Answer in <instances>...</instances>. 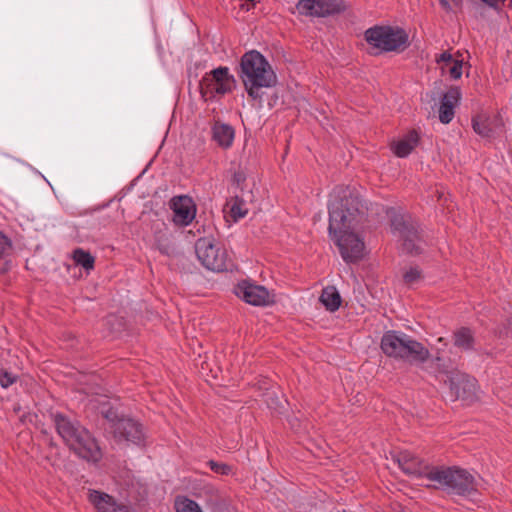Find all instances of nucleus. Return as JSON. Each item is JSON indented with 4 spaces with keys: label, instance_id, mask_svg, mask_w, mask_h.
I'll list each match as a JSON object with an SVG mask.
<instances>
[{
    "label": "nucleus",
    "instance_id": "obj_22",
    "mask_svg": "<svg viewBox=\"0 0 512 512\" xmlns=\"http://www.w3.org/2000/svg\"><path fill=\"white\" fill-rule=\"evenodd\" d=\"M235 131L229 124L216 122L212 128V138L222 148L231 147Z\"/></svg>",
    "mask_w": 512,
    "mask_h": 512
},
{
    "label": "nucleus",
    "instance_id": "obj_7",
    "mask_svg": "<svg viewBox=\"0 0 512 512\" xmlns=\"http://www.w3.org/2000/svg\"><path fill=\"white\" fill-rule=\"evenodd\" d=\"M236 85V80L229 73L228 67L220 66L206 73L199 81V89L205 101L212 100L216 95L230 93Z\"/></svg>",
    "mask_w": 512,
    "mask_h": 512
},
{
    "label": "nucleus",
    "instance_id": "obj_37",
    "mask_svg": "<svg viewBox=\"0 0 512 512\" xmlns=\"http://www.w3.org/2000/svg\"><path fill=\"white\" fill-rule=\"evenodd\" d=\"M506 0H484V3L489 7L500 11L504 6Z\"/></svg>",
    "mask_w": 512,
    "mask_h": 512
},
{
    "label": "nucleus",
    "instance_id": "obj_41",
    "mask_svg": "<svg viewBox=\"0 0 512 512\" xmlns=\"http://www.w3.org/2000/svg\"><path fill=\"white\" fill-rule=\"evenodd\" d=\"M484 3V0H481Z\"/></svg>",
    "mask_w": 512,
    "mask_h": 512
},
{
    "label": "nucleus",
    "instance_id": "obj_30",
    "mask_svg": "<svg viewBox=\"0 0 512 512\" xmlns=\"http://www.w3.org/2000/svg\"><path fill=\"white\" fill-rule=\"evenodd\" d=\"M74 260L78 265L82 266L86 270H91L94 267V257L82 249L74 251Z\"/></svg>",
    "mask_w": 512,
    "mask_h": 512
},
{
    "label": "nucleus",
    "instance_id": "obj_24",
    "mask_svg": "<svg viewBox=\"0 0 512 512\" xmlns=\"http://www.w3.org/2000/svg\"><path fill=\"white\" fill-rule=\"evenodd\" d=\"M253 201V195L252 191H247V193H240L236 194L234 197L231 198V216L234 220H237L239 218H243L247 215L248 209L246 207V202Z\"/></svg>",
    "mask_w": 512,
    "mask_h": 512
},
{
    "label": "nucleus",
    "instance_id": "obj_28",
    "mask_svg": "<svg viewBox=\"0 0 512 512\" xmlns=\"http://www.w3.org/2000/svg\"><path fill=\"white\" fill-rule=\"evenodd\" d=\"M265 402L270 409H273L278 412H282L287 401L284 399L283 395H278L276 392H267L264 394Z\"/></svg>",
    "mask_w": 512,
    "mask_h": 512
},
{
    "label": "nucleus",
    "instance_id": "obj_39",
    "mask_svg": "<svg viewBox=\"0 0 512 512\" xmlns=\"http://www.w3.org/2000/svg\"><path fill=\"white\" fill-rule=\"evenodd\" d=\"M505 336L512 337V317L506 320Z\"/></svg>",
    "mask_w": 512,
    "mask_h": 512
},
{
    "label": "nucleus",
    "instance_id": "obj_8",
    "mask_svg": "<svg viewBox=\"0 0 512 512\" xmlns=\"http://www.w3.org/2000/svg\"><path fill=\"white\" fill-rule=\"evenodd\" d=\"M339 233H329L346 263H356L364 256L363 240L354 232L356 229H345Z\"/></svg>",
    "mask_w": 512,
    "mask_h": 512
},
{
    "label": "nucleus",
    "instance_id": "obj_15",
    "mask_svg": "<svg viewBox=\"0 0 512 512\" xmlns=\"http://www.w3.org/2000/svg\"><path fill=\"white\" fill-rule=\"evenodd\" d=\"M89 501L97 512H130L128 504L117 502L111 495L97 490L89 491Z\"/></svg>",
    "mask_w": 512,
    "mask_h": 512
},
{
    "label": "nucleus",
    "instance_id": "obj_36",
    "mask_svg": "<svg viewBox=\"0 0 512 512\" xmlns=\"http://www.w3.org/2000/svg\"><path fill=\"white\" fill-rule=\"evenodd\" d=\"M11 248L9 239L0 232V259L5 257Z\"/></svg>",
    "mask_w": 512,
    "mask_h": 512
},
{
    "label": "nucleus",
    "instance_id": "obj_35",
    "mask_svg": "<svg viewBox=\"0 0 512 512\" xmlns=\"http://www.w3.org/2000/svg\"><path fill=\"white\" fill-rule=\"evenodd\" d=\"M463 60H454L453 66L449 69V74L453 79H459L462 76Z\"/></svg>",
    "mask_w": 512,
    "mask_h": 512
},
{
    "label": "nucleus",
    "instance_id": "obj_2",
    "mask_svg": "<svg viewBox=\"0 0 512 512\" xmlns=\"http://www.w3.org/2000/svg\"><path fill=\"white\" fill-rule=\"evenodd\" d=\"M239 77L250 98L263 106L262 88H271L277 84V76L266 58L256 50L246 52L240 59Z\"/></svg>",
    "mask_w": 512,
    "mask_h": 512
},
{
    "label": "nucleus",
    "instance_id": "obj_6",
    "mask_svg": "<svg viewBox=\"0 0 512 512\" xmlns=\"http://www.w3.org/2000/svg\"><path fill=\"white\" fill-rule=\"evenodd\" d=\"M195 253L201 264L214 272L231 271L234 264L227 250L212 238L201 237L195 242Z\"/></svg>",
    "mask_w": 512,
    "mask_h": 512
},
{
    "label": "nucleus",
    "instance_id": "obj_5",
    "mask_svg": "<svg viewBox=\"0 0 512 512\" xmlns=\"http://www.w3.org/2000/svg\"><path fill=\"white\" fill-rule=\"evenodd\" d=\"M365 40L372 46L370 54L405 50L409 45V36L403 28L392 26H374L365 31Z\"/></svg>",
    "mask_w": 512,
    "mask_h": 512
},
{
    "label": "nucleus",
    "instance_id": "obj_32",
    "mask_svg": "<svg viewBox=\"0 0 512 512\" xmlns=\"http://www.w3.org/2000/svg\"><path fill=\"white\" fill-rule=\"evenodd\" d=\"M422 278V272L418 267H411L403 275V280L407 285H411Z\"/></svg>",
    "mask_w": 512,
    "mask_h": 512
},
{
    "label": "nucleus",
    "instance_id": "obj_40",
    "mask_svg": "<svg viewBox=\"0 0 512 512\" xmlns=\"http://www.w3.org/2000/svg\"><path fill=\"white\" fill-rule=\"evenodd\" d=\"M291 427H292L293 429H296V428L298 427V425H297V423L291 422Z\"/></svg>",
    "mask_w": 512,
    "mask_h": 512
},
{
    "label": "nucleus",
    "instance_id": "obj_26",
    "mask_svg": "<svg viewBox=\"0 0 512 512\" xmlns=\"http://www.w3.org/2000/svg\"><path fill=\"white\" fill-rule=\"evenodd\" d=\"M472 128L475 133L484 138L491 137L493 134L490 119L483 115H477L472 118Z\"/></svg>",
    "mask_w": 512,
    "mask_h": 512
},
{
    "label": "nucleus",
    "instance_id": "obj_23",
    "mask_svg": "<svg viewBox=\"0 0 512 512\" xmlns=\"http://www.w3.org/2000/svg\"><path fill=\"white\" fill-rule=\"evenodd\" d=\"M453 344L462 351H471L475 346V336L469 327H460L453 332Z\"/></svg>",
    "mask_w": 512,
    "mask_h": 512
},
{
    "label": "nucleus",
    "instance_id": "obj_13",
    "mask_svg": "<svg viewBox=\"0 0 512 512\" xmlns=\"http://www.w3.org/2000/svg\"><path fill=\"white\" fill-rule=\"evenodd\" d=\"M114 437L118 441L140 444L143 439L141 426L129 418H121L113 424Z\"/></svg>",
    "mask_w": 512,
    "mask_h": 512
},
{
    "label": "nucleus",
    "instance_id": "obj_20",
    "mask_svg": "<svg viewBox=\"0 0 512 512\" xmlns=\"http://www.w3.org/2000/svg\"><path fill=\"white\" fill-rule=\"evenodd\" d=\"M462 357L457 355L456 357L450 358L445 356H436L431 361V366L435 370V372L446 374L449 381V376H455L456 373H462L459 369L461 364Z\"/></svg>",
    "mask_w": 512,
    "mask_h": 512
},
{
    "label": "nucleus",
    "instance_id": "obj_1",
    "mask_svg": "<svg viewBox=\"0 0 512 512\" xmlns=\"http://www.w3.org/2000/svg\"><path fill=\"white\" fill-rule=\"evenodd\" d=\"M366 211L367 207L355 188L337 187L328 203L329 233L356 229L365 220Z\"/></svg>",
    "mask_w": 512,
    "mask_h": 512
},
{
    "label": "nucleus",
    "instance_id": "obj_11",
    "mask_svg": "<svg viewBox=\"0 0 512 512\" xmlns=\"http://www.w3.org/2000/svg\"><path fill=\"white\" fill-rule=\"evenodd\" d=\"M300 14L325 17L345 10L342 0H300L297 4Z\"/></svg>",
    "mask_w": 512,
    "mask_h": 512
},
{
    "label": "nucleus",
    "instance_id": "obj_14",
    "mask_svg": "<svg viewBox=\"0 0 512 512\" xmlns=\"http://www.w3.org/2000/svg\"><path fill=\"white\" fill-rule=\"evenodd\" d=\"M391 228L397 232L401 239H421L423 238L422 230L418 222L409 214H394L391 217Z\"/></svg>",
    "mask_w": 512,
    "mask_h": 512
},
{
    "label": "nucleus",
    "instance_id": "obj_17",
    "mask_svg": "<svg viewBox=\"0 0 512 512\" xmlns=\"http://www.w3.org/2000/svg\"><path fill=\"white\" fill-rule=\"evenodd\" d=\"M236 294L242 297L244 301L254 306L266 305L269 302V292L265 287L248 282L239 284Z\"/></svg>",
    "mask_w": 512,
    "mask_h": 512
},
{
    "label": "nucleus",
    "instance_id": "obj_9",
    "mask_svg": "<svg viewBox=\"0 0 512 512\" xmlns=\"http://www.w3.org/2000/svg\"><path fill=\"white\" fill-rule=\"evenodd\" d=\"M449 385L451 396L455 400H462L465 404L470 405L478 401V384L477 380L467 373H456L455 376H449Z\"/></svg>",
    "mask_w": 512,
    "mask_h": 512
},
{
    "label": "nucleus",
    "instance_id": "obj_27",
    "mask_svg": "<svg viewBox=\"0 0 512 512\" xmlns=\"http://www.w3.org/2000/svg\"><path fill=\"white\" fill-rule=\"evenodd\" d=\"M176 512H202L199 505L185 496H177L174 503Z\"/></svg>",
    "mask_w": 512,
    "mask_h": 512
},
{
    "label": "nucleus",
    "instance_id": "obj_12",
    "mask_svg": "<svg viewBox=\"0 0 512 512\" xmlns=\"http://www.w3.org/2000/svg\"><path fill=\"white\" fill-rule=\"evenodd\" d=\"M169 206L173 211L172 221L177 226H188L195 218L196 207L189 196H175L170 200Z\"/></svg>",
    "mask_w": 512,
    "mask_h": 512
},
{
    "label": "nucleus",
    "instance_id": "obj_38",
    "mask_svg": "<svg viewBox=\"0 0 512 512\" xmlns=\"http://www.w3.org/2000/svg\"><path fill=\"white\" fill-rule=\"evenodd\" d=\"M453 57L449 51H444L440 54V56L436 59L437 63L445 62V63H451L453 62Z\"/></svg>",
    "mask_w": 512,
    "mask_h": 512
},
{
    "label": "nucleus",
    "instance_id": "obj_25",
    "mask_svg": "<svg viewBox=\"0 0 512 512\" xmlns=\"http://www.w3.org/2000/svg\"><path fill=\"white\" fill-rule=\"evenodd\" d=\"M319 300L330 312L338 310L342 301L341 296L335 286L325 287L322 290Z\"/></svg>",
    "mask_w": 512,
    "mask_h": 512
},
{
    "label": "nucleus",
    "instance_id": "obj_16",
    "mask_svg": "<svg viewBox=\"0 0 512 512\" xmlns=\"http://www.w3.org/2000/svg\"><path fill=\"white\" fill-rule=\"evenodd\" d=\"M461 99V90L458 86H450L441 97L439 107V120L443 124H449L455 114V107Z\"/></svg>",
    "mask_w": 512,
    "mask_h": 512
},
{
    "label": "nucleus",
    "instance_id": "obj_3",
    "mask_svg": "<svg viewBox=\"0 0 512 512\" xmlns=\"http://www.w3.org/2000/svg\"><path fill=\"white\" fill-rule=\"evenodd\" d=\"M53 421L57 433L76 455L89 462L100 460L102 454L96 440L78 421L61 413L53 414Z\"/></svg>",
    "mask_w": 512,
    "mask_h": 512
},
{
    "label": "nucleus",
    "instance_id": "obj_21",
    "mask_svg": "<svg viewBox=\"0 0 512 512\" xmlns=\"http://www.w3.org/2000/svg\"><path fill=\"white\" fill-rule=\"evenodd\" d=\"M420 136L416 130L409 131L401 140L392 145V150L397 157L404 158L418 145Z\"/></svg>",
    "mask_w": 512,
    "mask_h": 512
},
{
    "label": "nucleus",
    "instance_id": "obj_10",
    "mask_svg": "<svg viewBox=\"0 0 512 512\" xmlns=\"http://www.w3.org/2000/svg\"><path fill=\"white\" fill-rule=\"evenodd\" d=\"M404 473L407 475L426 478L430 481L435 466H431L409 451H402L392 456Z\"/></svg>",
    "mask_w": 512,
    "mask_h": 512
},
{
    "label": "nucleus",
    "instance_id": "obj_31",
    "mask_svg": "<svg viewBox=\"0 0 512 512\" xmlns=\"http://www.w3.org/2000/svg\"><path fill=\"white\" fill-rule=\"evenodd\" d=\"M207 465L214 473L219 475H229L232 472V467L225 463H219L214 460H209L207 462Z\"/></svg>",
    "mask_w": 512,
    "mask_h": 512
},
{
    "label": "nucleus",
    "instance_id": "obj_34",
    "mask_svg": "<svg viewBox=\"0 0 512 512\" xmlns=\"http://www.w3.org/2000/svg\"><path fill=\"white\" fill-rule=\"evenodd\" d=\"M17 380V376L13 375L12 373H9L6 370L0 371V385L2 388H8L12 384H14Z\"/></svg>",
    "mask_w": 512,
    "mask_h": 512
},
{
    "label": "nucleus",
    "instance_id": "obj_19",
    "mask_svg": "<svg viewBox=\"0 0 512 512\" xmlns=\"http://www.w3.org/2000/svg\"><path fill=\"white\" fill-rule=\"evenodd\" d=\"M403 356L401 360L411 365H418L429 360V350L420 342L407 336L403 347Z\"/></svg>",
    "mask_w": 512,
    "mask_h": 512
},
{
    "label": "nucleus",
    "instance_id": "obj_18",
    "mask_svg": "<svg viewBox=\"0 0 512 512\" xmlns=\"http://www.w3.org/2000/svg\"><path fill=\"white\" fill-rule=\"evenodd\" d=\"M406 337V334L400 335L394 330L385 332L381 339V349L383 353L388 357L401 359Z\"/></svg>",
    "mask_w": 512,
    "mask_h": 512
},
{
    "label": "nucleus",
    "instance_id": "obj_4",
    "mask_svg": "<svg viewBox=\"0 0 512 512\" xmlns=\"http://www.w3.org/2000/svg\"><path fill=\"white\" fill-rule=\"evenodd\" d=\"M430 481L434 484H427V487L441 489L448 494L467 496L476 491L474 477L468 471L457 467H434Z\"/></svg>",
    "mask_w": 512,
    "mask_h": 512
},
{
    "label": "nucleus",
    "instance_id": "obj_29",
    "mask_svg": "<svg viewBox=\"0 0 512 512\" xmlns=\"http://www.w3.org/2000/svg\"><path fill=\"white\" fill-rule=\"evenodd\" d=\"M402 240V250L411 256H417L422 253L421 243L423 242V238L421 239H410L404 238Z\"/></svg>",
    "mask_w": 512,
    "mask_h": 512
},
{
    "label": "nucleus",
    "instance_id": "obj_33",
    "mask_svg": "<svg viewBox=\"0 0 512 512\" xmlns=\"http://www.w3.org/2000/svg\"><path fill=\"white\" fill-rule=\"evenodd\" d=\"M246 178H247L246 173L241 169L235 171L233 174L232 183L238 189H240V193H246L244 191V184L246 182Z\"/></svg>",
    "mask_w": 512,
    "mask_h": 512
}]
</instances>
